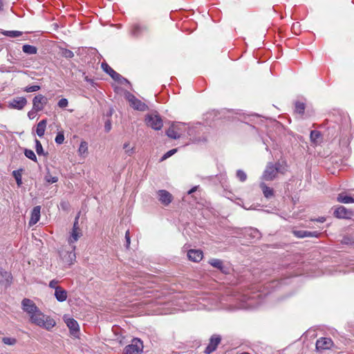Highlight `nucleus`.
I'll return each mask as SVG.
<instances>
[{"instance_id": "nucleus-12", "label": "nucleus", "mask_w": 354, "mask_h": 354, "mask_svg": "<svg viewBox=\"0 0 354 354\" xmlns=\"http://www.w3.org/2000/svg\"><path fill=\"white\" fill-rule=\"evenodd\" d=\"M158 200L164 205H168L173 199L172 195L165 189H160L158 192Z\"/></svg>"}, {"instance_id": "nucleus-17", "label": "nucleus", "mask_w": 354, "mask_h": 354, "mask_svg": "<svg viewBox=\"0 0 354 354\" xmlns=\"http://www.w3.org/2000/svg\"><path fill=\"white\" fill-rule=\"evenodd\" d=\"M189 260L194 262H198L203 259V252L201 250H189L187 252Z\"/></svg>"}, {"instance_id": "nucleus-43", "label": "nucleus", "mask_w": 354, "mask_h": 354, "mask_svg": "<svg viewBox=\"0 0 354 354\" xmlns=\"http://www.w3.org/2000/svg\"><path fill=\"white\" fill-rule=\"evenodd\" d=\"M178 151L177 149H172L169 151H168L167 153H165L161 158L160 160L161 161H163L166 159H167L168 158H169L170 156H171L172 155H174L175 153H176V151Z\"/></svg>"}, {"instance_id": "nucleus-2", "label": "nucleus", "mask_w": 354, "mask_h": 354, "mask_svg": "<svg viewBox=\"0 0 354 354\" xmlns=\"http://www.w3.org/2000/svg\"><path fill=\"white\" fill-rule=\"evenodd\" d=\"M286 171L282 163L277 162L275 163L268 162L262 175V179L266 181H270L275 179L279 173L284 174Z\"/></svg>"}, {"instance_id": "nucleus-26", "label": "nucleus", "mask_w": 354, "mask_h": 354, "mask_svg": "<svg viewBox=\"0 0 354 354\" xmlns=\"http://www.w3.org/2000/svg\"><path fill=\"white\" fill-rule=\"evenodd\" d=\"M10 278V274L0 268V283L7 284L9 283V279Z\"/></svg>"}, {"instance_id": "nucleus-48", "label": "nucleus", "mask_w": 354, "mask_h": 354, "mask_svg": "<svg viewBox=\"0 0 354 354\" xmlns=\"http://www.w3.org/2000/svg\"><path fill=\"white\" fill-rule=\"evenodd\" d=\"M111 129V122L110 120H107L104 124V130L106 132H109Z\"/></svg>"}, {"instance_id": "nucleus-21", "label": "nucleus", "mask_w": 354, "mask_h": 354, "mask_svg": "<svg viewBox=\"0 0 354 354\" xmlns=\"http://www.w3.org/2000/svg\"><path fill=\"white\" fill-rule=\"evenodd\" d=\"M66 324L73 335L79 332V324L73 318H68L66 320Z\"/></svg>"}, {"instance_id": "nucleus-20", "label": "nucleus", "mask_w": 354, "mask_h": 354, "mask_svg": "<svg viewBox=\"0 0 354 354\" xmlns=\"http://www.w3.org/2000/svg\"><path fill=\"white\" fill-rule=\"evenodd\" d=\"M54 295L56 299L59 302H63L67 299V292L61 286L55 288Z\"/></svg>"}, {"instance_id": "nucleus-59", "label": "nucleus", "mask_w": 354, "mask_h": 354, "mask_svg": "<svg viewBox=\"0 0 354 354\" xmlns=\"http://www.w3.org/2000/svg\"><path fill=\"white\" fill-rule=\"evenodd\" d=\"M343 120H344V121L346 122L348 118L346 116H344Z\"/></svg>"}, {"instance_id": "nucleus-52", "label": "nucleus", "mask_w": 354, "mask_h": 354, "mask_svg": "<svg viewBox=\"0 0 354 354\" xmlns=\"http://www.w3.org/2000/svg\"><path fill=\"white\" fill-rule=\"evenodd\" d=\"M36 112L33 109L28 113V116L30 119H33L36 116Z\"/></svg>"}, {"instance_id": "nucleus-22", "label": "nucleus", "mask_w": 354, "mask_h": 354, "mask_svg": "<svg viewBox=\"0 0 354 354\" xmlns=\"http://www.w3.org/2000/svg\"><path fill=\"white\" fill-rule=\"evenodd\" d=\"M82 236V230H72L71 235L68 239L70 246L74 245L73 243Z\"/></svg>"}, {"instance_id": "nucleus-39", "label": "nucleus", "mask_w": 354, "mask_h": 354, "mask_svg": "<svg viewBox=\"0 0 354 354\" xmlns=\"http://www.w3.org/2000/svg\"><path fill=\"white\" fill-rule=\"evenodd\" d=\"M41 87L39 85L28 86L24 88V91L27 93L35 92L40 90Z\"/></svg>"}, {"instance_id": "nucleus-18", "label": "nucleus", "mask_w": 354, "mask_h": 354, "mask_svg": "<svg viewBox=\"0 0 354 354\" xmlns=\"http://www.w3.org/2000/svg\"><path fill=\"white\" fill-rule=\"evenodd\" d=\"M259 187L261 189V191L265 198H266L267 199H270L274 197V192L272 187L267 186L265 183H261Z\"/></svg>"}, {"instance_id": "nucleus-30", "label": "nucleus", "mask_w": 354, "mask_h": 354, "mask_svg": "<svg viewBox=\"0 0 354 354\" xmlns=\"http://www.w3.org/2000/svg\"><path fill=\"white\" fill-rule=\"evenodd\" d=\"M1 33L6 37L15 38L22 35V32L19 30H3Z\"/></svg>"}, {"instance_id": "nucleus-46", "label": "nucleus", "mask_w": 354, "mask_h": 354, "mask_svg": "<svg viewBox=\"0 0 354 354\" xmlns=\"http://www.w3.org/2000/svg\"><path fill=\"white\" fill-rule=\"evenodd\" d=\"M68 100L66 98H62L58 102V106L60 108H66L68 106Z\"/></svg>"}, {"instance_id": "nucleus-37", "label": "nucleus", "mask_w": 354, "mask_h": 354, "mask_svg": "<svg viewBox=\"0 0 354 354\" xmlns=\"http://www.w3.org/2000/svg\"><path fill=\"white\" fill-rule=\"evenodd\" d=\"M236 175L241 182H245L247 180V174L241 169H238Z\"/></svg>"}, {"instance_id": "nucleus-35", "label": "nucleus", "mask_w": 354, "mask_h": 354, "mask_svg": "<svg viewBox=\"0 0 354 354\" xmlns=\"http://www.w3.org/2000/svg\"><path fill=\"white\" fill-rule=\"evenodd\" d=\"M24 154L28 158L32 160L34 162H37V156L32 150L26 149L24 151Z\"/></svg>"}, {"instance_id": "nucleus-33", "label": "nucleus", "mask_w": 354, "mask_h": 354, "mask_svg": "<svg viewBox=\"0 0 354 354\" xmlns=\"http://www.w3.org/2000/svg\"><path fill=\"white\" fill-rule=\"evenodd\" d=\"M209 263L211 266H212L213 267H214L218 270L222 268V266L223 265V261H221V259H210L209 261Z\"/></svg>"}, {"instance_id": "nucleus-42", "label": "nucleus", "mask_w": 354, "mask_h": 354, "mask_svg": "<svg viewBox=\"0 0 354 354\" xmlns=\"http://www.w3.org/2000/svg\"><path fill=\"white\" fill-rule=\"evenodd\" d=\"M62 55L66 58H72L74 57V53L69 49L64 48L62 50Z\"/></svg>"}, {"instance_id": "nucleus-14", "label": "nucleus", "mask_w": 354, "mask_h": 354, "mask_svg": "<svg viewBox=\"0 0 354 354\" xmlns=\"http://www.w3.org/2000/svg\"><path fill=\"white\" fill-rule=\"evenodd\" d=\"M40 210H41V207L39 205L34 207V208L32 209V212H31V217L29 221L30 226L35 225L39 221Z\"/></svg>"}, {"instance_id": "nucleus-38", "label": "nucleus", "mask_w": 354, "mask_h": 354, "mask_svg": "<svg viewBox=\"0 0 354 354\" xmlns=\"http://www.w3.org/2000/svg\"><path fill=\"white\" fill-rule=\"evenodd\" d=\"M45 180L47 183L53 184L57 183L58 178L57 176H53L49 172L45 176Z\"/></svg>"}, {"instance_id": "nucleus-36", "label": "nucleus", "mask_w": 354, "mask_h": 354, "mask_svg": "<svg viewBox=\"0 0 354 354\" xmlns=\"http://www.w3.org/2000/svg\"><path fill=\"white\" fill-rule=\"evenodd\" d=\"M35 150L39 156L45 155L42 145L37 139H35Z\"/></svg>"}, {"instance_id": "nucleus-54", "label": "nucleus", "mask_w": 354, "mask_h": 354, "mask_svg": "<svg viewBox=\"0 0 354 354\" xmlns=\"http://www.w3.org/2000/svg\"><path fill=\"white\" fill-rule=\"evenodd\" d=\"M342 243L344 244H350L351 243V239L348 236H345L343 238Z\"/></svg>"}, {"instance_id": "nucleus-53", "label": "nucleus", "mask_w": 354, "mask_h": 354, "mask_svg": "<svg viewBox=\"0 0 354 354\" xmlns=\"http://www.w3.org/2000/svg\"><path fill=\"white\" fill-rule=\"evenodd\" d=\"M220 270L224 274H228L230 272V268L223 265L222 268H221Z\"/></svg>"}, {"instance_id": "nucleus-55", "label": "nucleus", "mask_w": 354, "mask_h": 354, "mask_svg": "<svg viewBox=\"0 0 354 354\" xmlns=\"http://www.w3.org/2000/svg\"><path fill=\"white\" fill-rule=\"evenodd\" d=\"M316 221L319 223H324L326 221V218L324 217H319Z\"/></svg>"}, {"instance_id": "nucleus-4", "label": "nucleus", "mask_w": 354, "mask_h": 354, "mask_svg": "<svg viewBox=\"0 0 354 354\" xmlns=\"http://www.w3.org/2000/svg\"><path fill=\"white\" fill-rule=\"evenodd\" d=\"M185 127L184 124L180 122H174L166 131V135L172 139H178L185 131Z\"/></svg>"}, {"instance_id": "nucleus-49", "label": "nucleus", "mask_w": 354, "mask_h": 354, "mask_svg": "<svg viewBox=\"0 0 354 354\" xmlns=\"http://www.w3.org/2000/svg\"><path fill=\"white\" fill-rule=\"evenodd\" d=\"M115 81L121 84H130L129 81L127 79L123 77L121 75H120V78L117 79Z\"/></svg>"}, {"instance_id": "nucleus-25", "label": "nucleus", "mask_w": 354, "mask_h": 354, "mask_svg": "<svg viewBox=\"0 0 354 354\" xmlns=\"http://www.w3.org/2000/svg\"><path fill=\"white\" fill-rule=\"evenodd\" d=\"M340 126L339 124H330V126L327 129L328 131V136L329 138H333L337 136L339 130H340Z\"/></svg>"}, {"instance_id": "nucleus-10", "label": "nucleus", "mask_w": 354, "mask_h": 354, "mask_svg": "<svg viewBox=\"0 0 354 354\" xmlns=\"http://www.w3.org/2000/svg\"><path fill=\"white\" fill-rule=\"evenodd\" d=\"M221 337L220 335H213L210 337L209 342L207 346L205 348L204 352L206 354L212 353L216 349L218 345L221 343Z\"/></svg>"}, {"instance_id": "nucleus-60", "label": "nucleus", "mask_w": 354, "mask_h": 354, "mask_svg": "<svg viewBox=\"0 0 354 354\" xmlns=\"http://www.w3.org/2000/svg\"><path fill=\"white\" fill-rule=\"evenodd\" d=\"M240 354H250V353H248V352H243V353H240Z\"/></svg>"}, {"instance_id": "nucleus-58", "label": "nucleus", "mask_w": 354, "mask_h": 354, "mask_svg": "<svg viewBox=\"0 0 354 354\" xmlns=\"http://www.w3.org/2000/svg\"><path fill=\"white\" fill-rule=\"evenodd\" d=\"M3 8V2L1 0H0V10L2 9Z\"/></svg>"}, {"instance_id": "nucleus-5", "label": "nucleus", "mask_w": 354, "mask_h": 354, "mask_svg": "<svg viewBox=\"0 0 354 354\" xmlns=\"http://www.w3.org/2000/svg\"><path fill=\"white\" fill-rule=\"evenodd\" d=\"M75 245L71 246V250H68L65 248H62L59 250V254L62 261L65 264L71 265L76 259V254L75 253Z\"/></svg>"}, {"instance_id": "nucleus-45", "label": "nucleus", "mask_w": 354, "mask_h": 354, "mask_svg": "<svg viewBox=\"0 0 354 354\" xmlns=\"http://www.w3.org/2000/svg\"><path fill=\"white\" fill-rule=\"evenodd\" d=\"M129 142H126L124 144L123 148L124 149H126V151H125L126 153H127L129 156H131L134 153V148L133 147L129 148Z\"/></svg>"}, {"instance_id": "nucleus-23", "label": "nucleus", "mask_w": 354, "mask_h": 354, "mask_svg": "<svg viewBox=\"0 0 354 354\" xmlns=\"http://www.w3.org/2000/svg\"><path fill=\"white\" fill-rule=\"evenodd\" d=\"M46 120H41L37 125L36 133L39 137H42L44 135L46 127Z\"/></svg>"}, {"instance_id": "nucleus-47", "label": "nucleus", "mask_w": 354, "mask_h": 354, "mask_svg": "<svg viewBox=\"0 0 354 354\" xmlns=\"http://www.w3.org/2000/svg\"><path fill=\"white\" fill-rule=\"evenodd\" d=\"M79 214L75 217L72 230H82L79 227Z\"/></svg>"}, {"instance_id": "nucleus-31", "label": "nucleus", "mask_w": 354, "mask_h": 354, "mask_svg": "<svg viewBox=\"0 0 354 354\" xmlns=\"http://www.w3.org/2000/svg\"><path fill=\"white\" fill-rule=\"evenodd\" d=\"M78 152L80 156H86L88 153V143L86 141H82L80 147L78 149Z\"/></svg>"}, {"instance_id": "nucleus-3", "label": "nucleus", "mask_w": 354, "mask_h": 354, "mask_svg": "<svg viewBox=\"0 0 354 354\" xmlns=\"http://www.w3.org/2000/svg\"><path fill=\"white\" fill-rule=\"evenodd\" d=\"M146 124L154 130H160L163 126L161 117L158 113H149L145 117Z\"/></svg>"}, {"instance_id": "nucleus-19", "label": "nucleus", "mask_w": 354, "mask_h": 354, "mask_svg": "<svg viewBox=\"0 0 354 354\" xmlns=\"http://www.w3.org/2000/svg\"><path fill=\"white\" fill-rule=\"evenodd\" d=\"M148 30V28L146 26H140L139 24L133 25L131 34L134 37H139L143 32H147Z\"/></svg>"}, {"instance_id": "nucleus-28", "label": "nucleus", "mask_w": 354, "mask_h": 354, "mask_svg": "<svg viewBox=\"0 0 354 354\" xmlns=\"http://www.w3.org/2000/svg\"><path fill=\"white\" fill-rule=\"evenodd\" d=\"M310 138L312 142L314 144H317L320 142L322 133L319 131L313 130L310 131Z\"/></svg>"}, {"instance_id": "nucleus-51", "label": "nucleus", "mask_w": 354, "mask_h": 354, "mask_svg": "<svg viewBox=\"0 0 354 354\" xmlns=\"http://www.w3.org/2000/svg\"><path fill=\"white\" fill-rule=\"evenodd\" d=\"M57 283L58 281L57 280H51L49 283V287L51 288H54L55 290L56 288L59 287L58 286H57Z\"/></svg>"}, {"instance_id": "nucleus-11", "label": "nucleus", "mask_w": 354, "mask_h": 354, "mask_svg": "<svg viewBox=\"0 0 354 354\" xmlns=\"http://www.w3.org/2000/svg\"><path fill=\"white\" fill-rule=\"evenodd\" d=\"M27 104V100L24 97L13 98L8 102V107L13 109L21 110Z\"/></svg>"}, {"instance_id": "nucleus-13", "label": "nucleus", "mask_w": 354, "mask_h": 354, "mask_svg": "<svg viewBox=\"0 0 354 354\" xmlns=\"http://www.w3.org/2000/svg\"><path fill=\"white\" fill-rule=\"evenodd\" d=\"M333 345V341L330 338L322 337L317 340L316 348L317 350L329 349Z\"/></svg>"}, {"instance_id": "nucleus-40", "label": "nucleus", "mask_w": 354, "mask_h": 354, "mask_svg": "<svg viewBox=\"0 0 354 354\" xmlns=\"http://www.w3.org/2000/svg\"><path fill=\"white\" fill-rule=\"evenodd\" d=\"M250 236L252 239H259L261 238V233L258 230L251 228L250 229Z\"/></svg>"}, {"instance_id": "nucleus-32", "label": "nucleus", "mask_w": 354, "mask_h": 354, "mask_svg": "<svg viewBox=\"0 0 354 354\" xmlns=\"http://www.w3.org/2000/svg\"><path fill=\"white\" fill-rule=\"evenodd\" d=\"M21 171H22V169L15 170L12 171V176L15 178L18 187H20L22 185L21 174Z\"/></svg>"}, {"instance_id": "nucleus-56", "label": "nucleus", "mask_w": 354, "mask_h": 354, "mask_svg": "<svg viewBox=\"0 0 354 354\" xmlns=\"http://www.w3.org/2000/svg\"><path fill=\"white\" fill-rule=\"evenodd\" d=\"M196 190V187H194L192 188L190 190L188 191V194H191L193 192H194Z\"/></svg>"}, {"instance_id": "nucleus-27", "label": "nucleus", "mask_w": 354, "mask_h": 354, "mask_svg": "<svg viewBox=\"0 0 354 354\" xmlns=\"http://www.w3.org/2000/svg\"><path fill=\"white\" fill-rule=\"evenodd\" d=\"M22 50L27 55H35L37 53V47L29 44L24 45L22 46Z\"/></svg>"}, {"instance_id": "nucleus-34", "label": "nucleus", "mask_w": 354, "mask_h": 354, "mask_svg": "<svg viewBox=\"0 0 354 354\" xmlns=\"http://www.w3.org/2000/svg\"><path fill=\"white\" fill-rule=\"evenodd\" d=\"M306 105L304 102H295V112L299 114H304L305 111Z\"/></svg>"}, {"instance_id": "nucleus-8", "label": "nucleus", "mask_w": 354, "mask_h": 354, "mask_svg": "<svg viewBox=\"0 0 354 354\" xmlns=\"http://www.w3.org/2000/svg\"><path fill=\"white\" fill-rule=\"evenodd\" d=\"M21 308L26 312L29 317L31 315H33L36 311L39 310V308L36 306L35 302L30 299L24 298L21 301Z\"/></svg>"}, {"instance_id": "nucleus-57", "label": "nucleus", "mask_w": 354, "mask_h": 354, "mask_svg": "<svg viewBox=\"0 0 354 354\" xmlns=\"http://www.w3.org/2000/svg\"><path fill=\"white\" fill-rule=\"evenodd\" d=\"M84 79H85V80H86V82H88L93 83V80L89 79L87 76H86V77H85V78H84Z\"/></svg>"}, {"instance_id": "nucleus-16", "label": "nucleus", "mask_w": 354, "mask_h": 354, "mask_svg": "<svg viewBox=\"0 0 354 354\" xmlns=\"http://www.w3.org/2000/svg\"><path fill=\"white\" fill-rule=\"evenodd\" d=\"M293 233L298 238L318 237L320 234L316 231L310 232L306 230H295Z\"/></svg>"}, {"instance_id": "nucleus-44", "label": "nucleus", "mask_w": 354, "mask_h": 354, "mask_svg": "<svg viewBox=\"0 0 354 354\" xmlns=\"http://www.w3.org/2000/svg\"><path fill=\"white\" fill-rule=\"evenodd\" d=\"M2 341L7 345H14L17 342L16 339L11 337H3Z\"/></svg>"}, {"instance_id": "nucleus-7", "label": "nucleus", "mask_w": 354, "mask_h": 354, "mask_svg": "<svg viewBox=\"0 0 354 354\" xmlns=\"http://www.w3.org/2000/svg\"><path fill=\"white\" fill-rule=\"evenodd\" d=\"M126 97L127 100L130 103V106L136 110L140 111H145L148 110V106L142 102L141 100L136 97L133 94L128 92L126 95Z\"/></svg>"}, {"instance_id": "nucleus-24", "label": "nucleus", "mask_w": 354, "mask_h": 354, "mask_svg": "<svg viewBox=\"0 0 354 354\" xmlns=\"http://www.w3.org/2000/svg\"><path fill=\"white\" fill-rule=\"evenodd\" d=\"M334 216L337 218H344L348 215V210L344 206H339L336 208L333 213Z\"/></svg>"}, {"instance_id": "nucleus-1", "label": "nucleus", "mask_w": 354, "mask_h": 354, "mask_svg": "<svg viewBox=\"0 0 354 354\" xmlns=\"http://www.w3.org/2000/svg\"><path fill=\"white\" fill-rule=\"evenodd\" d=\"M29 321L31 324L47 330H50L56 324L55 321L53 318L46 315L40 310L31 315L29 317Z\"/></svg>"}, {"instance_id": "nucleus-15", "label": "nucleus", "mask_w": 354, "mask_h": 354, "mask_svg": "<svg viewBox=\"0 0 354 354\" xmlns=\"http://www.w3.org/2000/svg\"><path fill=\"white\" fill-rule=\"evenodd\" d=\"M101 67L103 69L104 72H106L107 74H109L113 80L115 81L117 79L120 78V74L115 72L111 66H109V64L106 62H102L101 64Z\"/></svg>"}, {"instance_id": "nucleus-9", "label": "nucleus", "mask_w": 354, "mask_h": 354, "mask_svg": "<svg viewBox=\"0 0 354 354\" xmlns=\"http://www.w3.org/2000/svg\"><path fill=\"white\" fill-rule=\"evenodd\" d=\"M48 99L43 95L39 94L32 100V107L35 111H42L47 104Z\"/></svg>"}, {"instance_id": "nucleus-50", "label": "nucleus", "mask_w": 354, "mask_h": 354, "mask_svg": "<svg viewBox=\"0 0 354 354\" xmlns=\"http://www.w3.org/2000/svg\"><path fill=\"white\" fill-rule=\"evenodd\" d=\"M125 239H126V248H129L130 245V233L129 231L127 230L125 233Z\"/></svg>"}, {"instance_id": "nucleus-6", "label": "nucleus", "mask_w": 354, "mask_h": 354, "mask_svg": "<svg viewBox=\"0 0 354 354\" xmlns=\"http://www.w3.org/2000/svg\"><path fill=\"white\" fill-rule=\"evenodd\" d=\"M142 351V342L140 339L134 338L130 344L125 346L124 354H140Z\"/></svg>"}, {"instance_id": "nucleus-41", "label": "nucleus", "mask_w": 354, "mask_h": 354, "mask_svg": "<svg viewBox=\"0 0 354 354\" xmlns=\"http://www.w3.org/2000/svg\"><path fill=\"white\" fill-rule=\"evenodd\" d=\"M64 133L62 131L58 132L55 137V142L58 145H61L64 142Z\"/></svg>"}, {"instance_id": "nucleus-29", "label": "nucleus", "mask_w": 354, "mask_h": 354, "mask_svg": "<svg viewBox=\"0 0 354 354\" xmlns=\"http://www.w3.org/2000/svg\"><path fill=\"white\" fill-rule=\"evenodd\" d=\"M337 201L345 204L353 203H354V198L350 196L339 194L337 196Z\"/></svg>"}]
</instances>
